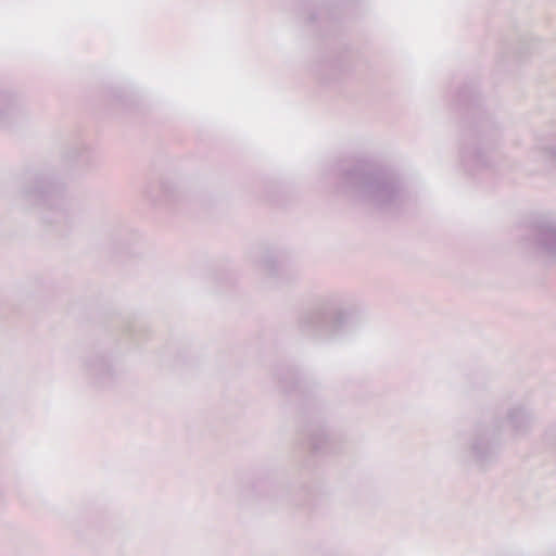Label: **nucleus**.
I'll list each match as a JSON object with an SVG mask.
<instances>
[{
    "label": "nucleus",
    "instance_id": "5",
    "mask_svg": "<svg viewBox=\"0 0 556 556\" xmlns=\"http://www.w3.org/2000/svg\"><path fill=\"white\" fill-rule=\"evenodd\" d=\"M305 435V445L314 453H331L334 451L333 437L326 425L311 424Z\"/></svg>",
    "mask_w": 556,
    "mask_h": 556
},
{
    "label": "nucleus",
    "instance_id": "9",
    "mask_svg": "<svg viewBox=\"0 0 556 556\" xmlns=\"http://www.w3.org/2000/svg\"><path fill=\"white\" fill-rule=\"evenodd\" d=\"M137 331V326L136 325H131L128 327V332L134 336L135 332Z\"/></svg>",
    "mask_w": 556,
    "mask_h": 556
},
{
    "label": "nucleus",
    "instance_id": "6",
    "mask_svg": "<svg viewBox=\"0 0 556 556\" xmlns=\"http://www.w3.org/2000/svg\"><path fill=\"white\" fill-rule=\"evenodd\" d=\"M261 265L264 269H266L269 274H275L278 267V261L273 255H266L262 261Z\"/></svg>",
    "mask_w": 556,
    "mask_h": 556
},
{
    "label": "nucleus",
    "instance_id": "2",
    "mask_svg": "<svg viewBox=\"0 0 556 556\" xmlns=\"http://www.w3.org/2000/svg\"><path fill=\"white\" fill-rule=\"evenodd\" d=\"M500 421L491 425L477 424L472 430L469 451L477 464L486 466L493 463L500 453Z\"/></svg>",
    "mask_w": 556,
    "mask_h": 556
},
{
    "label": "nucleus",
    "instance_id": "4",
    "mask_svg": "<svg viewBox=\"0 0 556 556\" xmlns=\"http://www.w3.org/2000/svg\"><path fill=\"white\" fill-rule=\"evenodd\" d=\"M505 421L515 435H525L534 421L533 410L526 403H514L506 412Z\"/></svg>",
    "mask_w": 556,
    "mask_h": 556
},
{
    "label": "nucleus",
    "instance_id": "8",
    "mask_svg": "<svg viewBox=\"0 0 556 556\" xmlns=\"http://www.w3.org/2000/svg\"><path fill=\"white\" fill-rule=\"evenodd\" d=\"M545 440L548 444L556 445V424L546 430Z\"/></svg>",
    "mask_w": 556,
    "mask_h": 556
},
{
    "label": "nucleus",
    "instance_id": "1",
    "mask_svg": "<svg viewBox=\"0 0 556 556\" xmlns=\"http://www.w3.org/2000/svg\"><path fill=\"white\" fill-rule=\"evenodd\" d=\"M357 314L358 307L350 295L333 293L321 299L314 308L303 312L299 327L305 336L325 340L340 334L354 323Z\"/></svg>",
    "mask_w": 556,
    "mask_h": 556
},
{
    "label": "nucleus",
    "instance_id": "3",
    "mask_svg": "<svg viewBox=\"0 0 556 556\" xmlns=\"http://www.w3.org/2000/svg\"><path fill=\"white\" fill-rule=\"evenodd\" d=\"M80 370L92 384L101 388L110 384L115 376L112 359L97 351L89 352L80 358Z\"/></svg>",
    "mask_w": 556,
    "mask_h": 556
},
{
    "label": "nucleus",
    "instance_id": "7",
    "mask_svg": "<svg viewBox=\"0 0 556 556\" xmlns=\"http://www.w3.org/2000/svg\"><path fill=\"white\" fill-rule=\"evenodd\" d=\"M536 254L556 261V245H536Z\"/></svg>",
    "mask_w": 556,
    "mask_h": 556
}]
</instances>
